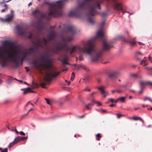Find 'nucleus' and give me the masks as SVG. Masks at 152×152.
<instances>
[{
    "label": "nucleus",
    "instance_id": "2f4dec72",
    "mask_svg": "<svg viewBox=\"0 0 152 152\" xmlns=\"http://www.w3.org/2000/svg\"><path fill=\"white\" fill-rule=\"evenodd\" d=\"M111 92L113 93L115 92H117L118 93H120L122 92V91L120 90H112Z\"/></svg>",
    "mask_w": 152,
    "mask_h": 152
},
{
    "label": "nucleus",
    "instance_id": "7c9ffc66",
    "mask_svg": "<svg viewBox=\"0 0 152 152\" xmlns=\"http://www.w3.org/2000/svg\"><path fill=\"white\" fill-rule=\"evenodd\" d=\"M15 144L14 142H13L10 143L9 145V148H11Z\"/></svg>",
    "mask_w": 152,
    "mask_h": 152
},
{
    "label": "nucleus",
    "instance_id": "f3484780",
    "mask_svg": "<svg viewBox=\"0 0 152 152\" xmlns=\"http://www.w3.org/2000/svg\"><path fill=\"white\" fill-rule=\"evenodd\" d=\"M129 118L130 119H132L135 121L140 120L141 121L142 123H144V121L140 117L137 116H134L133 117H129Z\"/></svg>",
    "mask_w": 152,
    "mask_h": 152
},
{
    "label": "nucleus",
    "instance_id": "ea45409f",
    "mask_svg": "<svg viewBox=\"0 0 152 152\" xmlns=\"http://www.w3.org/2000/svg\"><path fill=\"white\" fill-rule=\"evenodd\" d=\"M45 99L46 101V102L47 104H49V105H50V103L49 100L48 99H46V98H45Z\"/></svg>",
    "mask_w": 152,
    "mask_h": 152
},
{
    "label": "nucleus",
    "instance_id": "393cba45",
    "mask_svg": "<svg viewBox=\"0 0 152 152\" xmlns=\"http://www.w3.org/2000/svg\"><path fill=\"white\" fill-rule=\"evenodd\" d=\"M75 77V74L74 72H72V75H71V80L72 81H73Z\"/></svg>",
    "mask_w": 152,
    "mask_h": 152
},
{
    "label": "nucleus",
    "instance_id": "4468645a",
    "mask_svg": "<svg viewBox=\"0 0 152 152\" xmlns=\"http://www.w3.org/2000/svg\"><path fill=\"white\" fill-rule=\"evenodd\" d=\"M24 90V91L23 92V94L24 95L28 93L29 92L32 93H35L36 92L34 91L31 90V88L30 87H28L26 89H21V90Z\"/></svg>",
    "mask_w": 152,
    "mask_h": 152
},
{
    "label": "nucleus",
    "instance_id": "a878e982",
    "mask_svg": "<svg viewBox=\"0 0 152 152\" xmlns=\"http://www.w3.org/2000/svg\"><path fill=\"white\" fill-rule=\"evenodd\" d=\"M96 137H97L96 140H100V139L101 137V136L99 133H98L96 134Z\"/></svg>",
    "mask_w": 152,
    "mask_h": 152
},
{
    "label": "nucleus",
    "instance_id": "5fc2aeb1",
    "mask_svg": "<svg viewBox=\"0 0 152 152\" xmlns=\"http://www.w3.org/2000/svg\"><path fill=\"white\" fill-rule=\"evenodd\" d=\"M90 91V89H88L87 88H86L84 90V91Z\"/></svg>",
    "mask_w": 152,
    "mask_h": 152
},
{
    "label": "nucleus",
    "instance_id": "39448f33",
    "mask_svg": "<svg viewBox=\"0 0 152 152\" xmlns=\"http://www.w3.org/2000/svg\"><path fill=\"white\" fill-rule=\"evenodd\" d=\"M49 58L48 55L46 54L42 55L39 59V61L43 63L42 65L45 69L50 68L52 65V62Z\"/></svg>",
    "mask_w": 152,
    "mask_h": 152
},
{
    "label": "nucleus",
    "instance_id": "79ce46f5",
    "mask_svg": "<svg viewBox=\"0 0 152 152\" xmlns=\"http://www.w3.org/2000/svg\"><path fill=\"white\" fill-rule=\"evenodd\" d=\"M98 106H100L102 105V104L100 103L99 102H94Z\"/></svg>",
    "mask_w": 152,
    "mask_h": 152
},
{
    "label": "nucleus",
    "instance_id": "c756f323",
    "mask_svg": "<svg viewBox=\"0 0 152 152\" xmlns=\"http://www.w3.org/2000/svg\"><path fill=\"white\" fill-rule=\"evenodd\" d=\"M46 85V84L44 83H42L40 85L43 88H46L45 86Z\"/></svg>",
    "mask_w": 152,
    "mask_h": 152
},
{
    "label": "nucleus",
    "instance_id": "cd10ccee",
    "mask_svg": "<svg viewBox=\"0 0 152 152\" xmlns=\"http://www.w3.org/2000/svg\"><path fill=\"white\" fill-rule=\"evenodd\" d=\"M146 100H148L150 102L152 103V100L151 99L150 97H145L144 99V100L145 101Z\"/></svg>",
    "mask_w": 152,
    "mask_h": 152
},
{
    "label": "nucleus",
    "instance_id": "dca6fc26",
    "mask_svg": "<svg viewBox=\"0 0 152 152\" xmlns=\"http://www.w3.org/2000/svg\"><path fill=\"white\" fill-rule=\"evenodd\" d=\"M48 37H50L53 40L55 37V33L53 30H52L48 35Z\"/></svg>",
    "mask_w": 152,
    "mask_h": 152
},
{
    "label": "nucleus",
    "instance_id": "3c124183",
    "mask_svg": "<svg viewBox=\"0 0 152 152\" xmlns=\"http://www.w3.org/2000/svg\"><path fill=\"white\" fill-rule=\"evenodd\" d=\"M8 79L10 81H11L13 80V78L12 77L9 76V77Z\"/></svg>",
    "mask_w": 152,
    "mask_h": 152
},
{
    "label": "nucleus",
    "instance_id": "9d476101",
    "mask_svg": "<svg viewBox=\"0 0 152 152\" xmlns=\"http://www.w3.org/2000/svg\"><path fill=\"white\" fill-rule=\"evenodd\" d=\"M122 40L125 42L129 43L130 45L132 46H134L136 44V42L134 40H132L131 39L129 40H127L124 37H122Z\"/></svg>",
    "mask_w": 152,
    "mask_h": 152
},
{
    "label": "nucleus",
    "instance_id": "9b49d317",
    "mask_svg": "<svg viewBox=\"0 0 152 152\" xmlns=\"http://www.w3.org/2000/svg\"><path fill=\"white\" fill-rule=\"evenodd\" d=\"M98 89L101 91V95L103 96L104 98L106 97V96L108 95V93L107 91H104L102 87H98Z\"/></svg>",
    "mask_w": 152,
    "mask_h": 152
},
{
    "label": "nucleus",
    "instance_id": "7ed1b4c3",
    "mask_svg": "<svg viewBox=\"0 0 152 152\" xmlns=\"http://www.w3.org/2000/svg\"><path fill=\"white\" fill-rule=\"evenodd\" d=\"M9 43L11 46V48H13V50L11 48V51H10L9 49H8V52H11V54L8 55L6 57L4 56L2 50H0V62L1 63V66L3 67L6 66L7 60L10 59L15 64L17 67H18L20 66V62L22 64L24 60L27 58L23 54H21L20 57H18V53L15 51L18 50L19 49L20 47L18 45L15 44L12 42H9Z\"/></svg>",
    "mask_w": 152,
    "mask_h": 152
},
{
    "label": "nucleus",
    "instance_id": "f8f14e48",
    "mask_svg": "<svg viewBox=\"0 0 152 152\" xmlns=\"http://www.w3.org/2000/svg\"><path fill=\"white\" fill-rule=\"evenodd\" d=\"M117 74L116 72H113L110 73L108 76V78L110 79L113 80L117 78Z\"/></svg>",
    "mask_w": 152,
    "mask_h": 152
},
{
    "label": "nucleus",
    "instance_id": "423d86ee",
    "mask_svg": "<svg viewBox=\"0 0 152 152\" xmlns=\"http://www.w3.org/2000/svg\"><path fill=\"white\" fill-rule=\"evenodd\" d=\"M60 72H55L54 71L50 70L49 72H47L45 70V76L43 80L46 82L51 81L53 77H56L59 75Z\"/></svg>",
    "mask_w": 152,
    "mask_h": 152
},
{
    "label": "nucleus",
    "instance_id": "2eb2a0df",
    "mask_svg": "<svg viewBox=\"0 0 152 152\" xmlns=\"http://www.w3.org/2000/svg\"><path fill=\"white\" fill-rule=\"evenodd\" d=\"M61 62L64 64L69 65V64L68 63V58L67 57L64 58L63 60H60Z\"/></svg>",
    "mask_w": 152,
    "mask_h": 152
},
{
    "label": "nucleus",
    "instance_id": "bb28decb",
    "mask_svg": "<svg viewBox=\"0 0 152 152\" xmlns=\"http://www.w3.org/2000/svg\"><path fill=\"white\" fill-rule=\"evenodd\" d=\"M61 117V116L59 115H56L54 116H53L52 118L53 119H56V118H59Z\"/></svg>",
    "mask_w": 152,
    "mask_h": 152
},
{
    "label": "nucleus",
    "instance_id": "13d9d810",
    "mask_svg": "<svg viewBox=\"0 0 152 152\" xmlns=\"http://www.w3.org/2000/svg\"><path fill=\"white\" fill-rule=\"evenodd\" d=\"M97 81L98 83H100L101 81V80L100 78H98L97 79Z\"/></svg>",
    "mask_w": 152,
    "mask_h": 152
},
{
    "label": "nucleus",
    "instance_id": "6e6d98bb",
    "mask_svg": "<svg viewBox=\"0 0 152 152\" xmlns=\"http://www.w3.org/2000/svg\"><path fill=\"white\" fill-rule=\"evenodd\" d=\"M14 128L15 129V131L16 132L17 134H18L19 133V132L16 129V128Z\"/></svg>",
    "mask_w": 152,
    "mask_h": 152
},
{
    "label": "nucleus",
    "instance_id": "a18cd8bd",
    "mask_svg": "<svg viewBox=\"0 0 152 152\" xmlns=\"http://www.w3.org/2000/svg\"><path fill=\"white\" fill-rule=\"evenodd\" d=\"M148 63L146 61V60L144 59V66H145L148 65Z\"/></svg>",
    "mask_w": 152,
    "mask_h": 152
},
{
    "label": "nucleus",
    "instance_id": "603ef678",
    "mask_svg": "<svg viewBox=\"0 0 152 152\" xmlns=\"http://www.w3.org/2000/svg\"><path fill=\"white\" fill-rule=\"evenodd\" d=\"M80 67L84 69L85 70H86V69L87 68L84 65H81Z\"/></svg>",
    "mask_w": 152,
    "mask_h": 152
},
{
    "label": "nucleus",
    "instance_id": "37998d69",
    "mask_svg": "<svg viewBox=\"0 0 152 152\" xmlns=\"http://www.w3.org/2000/svg\"><path fill=\"white\" fill-rule=\"evenodd\" d=\"M8 148H6L5 149H4V150H2L1 151V152H7L8 150H7Z\"/></svg>",
    "mask_w": 152,
    "mask_h": 152
},
{
    "label": "nucleus",
    "instance_id": "58836bf2",
    "mask_svg": "<svg viewBox=\"0 0 152 152\" xmlns=\"http://www.w3.org/2000/svg\"><path fill=\"white\" fill-rule=\"evenodd\" d=\"M142 78V76L140 75V74H138V75L137 76V78H139L140 79H141Z\"/></svg>",
    "mask_w": 152,
    "mask_h": 152
},
{
    "label": "nucleus",
    "instance_id": "c85d7f7f",
    "mask_svg": "<svg viewBox=\"0 0 152 152\" xmlns=\"http://www.w3.org/2000/svg\"><path fill=\"white\" fill-rule=\"evenodd\" d=\"M27 136H28L27 135V136L20 137V140H26L27 138Z\"/></svg>",
    "mask_w": 152,
    "mask_h": 152
},
{
    "label": "nucleus",
    "instance_id": "69168bd1",
    "mask_svg": "<svg viewBox=\"0 0 152 152\" xmlns=\"http://www.w3.org/2000/svg\"><path fill=\"white\" fill-rule=\"evenodd\" d=\"M30 103L31 104L32 106H34V104H32V103H30V102H28V103H27V104L26 105V106H27V105H28V104L29 103Z\"/></svg>",
    "mask_w": 152,
    "mask_h": 152
},
{
    "label": "nucleus",
    "instance_id": "f03ea898",
    "mask_svg": "<svg viewBox=\"0 0 152 152\" xmlns=\"http://www.w3.org/2000/svg\"><path fill=\"white\" fill-rule=\"evenodd\" d=\"M102 3L103 0H83L78 4L75 10L69 12V16L79 17L82 11L87 10L86 16L88 21L93 24L95 22L94 15L99 13L96 10H101L100 5Z\"/></svg>",
    "mask_w": 152,
    "mask_h": 152
},
{
    "label": "nucleus",
    "instance_id": "338daca9",
    "mask_svg": "<svg viewBox=\"0 0 152 152\" xmlns=\"http://www.w3.org/2000/svg\"><path fill=\"white\" fill-rule=\"evenodd\" d=\"M15 127H12V129L11 130L12 131H15V129L14 128H15Z\"/></svg>",
    "mask_w": 152,
    "mask_h": 152
},
{
    "label": "nucleus",
    "instance_id": "a19ab883",
    "mask_svg": "<svg viewBox=\"0 0 152 152\" xmlns=\"http://www.w3.org/2000/svg\"><path fill=\"white\" fill-rule=\"evenodd\" d=\"M108 100L109 102H110L112 103H113L114 102V99L112 98H109L108 99Z\"/></svg>",
    "mask_w": 152,
    "mask_h": 152
},
{
    "label": "nucleus",
    "instance_id": "e2e57ef3",
    "mask_svg": "<svg viewBox=\"0 0 152 152\" xmlns=\"http://www.w3.org/2000/svg\"><path fill=\"white\" fill-rule=\"evenodd\" d=\"M115 105L114 104H111L109 106L110 107H113L115 106Z\"/></svg>",
    "mask_w": 152,
    "mask_h": 152
},
{
    "label": "nucleus",
    "instance_id": "f704fd0d",
    "mask_svg": "<svg viewBox=\"0 0 152 152\" xmlns=\"http://www.w3.org/2000/svg\"><path fill=\"white\" fill-rule=\"evenodd\" d=\"M33 35V34L30 32L28 36V38L29 39H31Z\"/></svg>",
    "mask_w": 152,
    "mask_h": 152
},
{
    "label": "nucleus",
    "instance_id": "aec40b11",
    "mask_svg": "<svg viewBox=\"0 0 152 152\" xmlns=\"http://www.w3.org/2000/svg\"><path fill=\"white\" fill-rule=\"evenodd\" d=\"M20 137L19 136H18V137H16L14 139V141H13L14 143L15 144L19 142L20 141Z\"/></svg>",
    "mask_w": 152,
    "mask_h": 152
},
{
    "label": "nucleus",
    "instance_id": "09e8293b",
    "mask_svg": "<svg viewBox=\"0 0 152 152\" xmlns=\"http://www.w3.org/2000/svg\"><path fill=\"white\" fill-rule=\"evenodd\" d=\"M47 42L48 43V42L49 41L53 40L50 37H48V38L47 39Z\"/></svg>",
    "mask_w": 152,
    "mask_h": 152
},
{
    "label": "nucleus",
    "instance_id": "c03bdc74",
    "mask_svg": "<svg viewBox=\"0 0 152 152\" xmlns=\"http://www.w3.org/2000/svg\"><path fill=\"white\" fill-rule=\"evenodd\" d=\"M79 60L80 61H82L83 60V58L82 56H79Z\"/></svg>",
    "mask_w": 152,
    "mask_h": 152
},
{
    "label": "nucleus",
    "instance_id": "e433bc0d",
    "mask_svg": "<svg viewBox=\"0 0 152 152\" xmlns=\"http://www.w3.org/2000/svg\"><path fill=\"white\" fill-rule=\"evenodd\" d=\"M116 115H117V118H120L121 116H123V115L120 114H116Z\"/></svg>",
    "mask_w": 152,
    "mask_h": 152
},
{
    "label": "nucleus",
    "instance_id": "412c9836",
    "mask_svg": "<svg viewBox=\"0 0 152 152\" xmlns=\"http://www.w3.org/2000/svg\"><path fill=\"white\" fill-rule=\"evenodd\" d=\"M40 13V11L39 10H35L33 11L32 12V14L33 15H35L36 14H39Z\"/></svg>",
    "mask_w": 152,
    "mask_h": 152
},
{
    "label": "nucleus",
    "instance_id": "49530a36",
    "mask_svg": "<svg viewBox=\"0 0 152 152\" xmlns=\"http://www.w3.org/2000/svg\"><path fill=\"white\" fill-rule=\"evenodd\" d=\"M85 106L86 107L88 110H90V108L89 107V106H88V105H87L86 104H85Z\"/></svg>",
    "mask_w": 152,
    "mask_h": 152
},
{
    "label": "nucleus",
    "instance_id": "680f3d73",
    "mask_svg": "<svg viewBox=\"0 0 152 152\" xmlns=\"http://www.w3.org/2000/svg\"><path fill=\"white\" fill-rule=\"evenodd\" d=\"M101 111L104 113H107V111L105 110H102Z\"/></svg>",
    "mask_w": 152,
    "mask_h": 152
},
{
    "label": "nucleus",
    "instance_id": "6e6552de",
    "mask_svg": "<svg viewBox=\"0 0 152 152\" xmlns=\"http://www.w3.org/2000/svg\"><path fill=\"white\" fill-rule=\"evenodd\" d=\"M48 44L47 40L45 38H43L42 39H37L35 45L37 46L43 47L44 46H46Z\"/></svg>",
    "mask_w": 152,
    "mask_h": 152
},
{
    "label": "nucleus",
    "instance_id": "5701e85b",
    "mask_svg": "<svg viewBox=\"0 0 152 152\" xmlns=\"http://www.w3.org/2000/svg\"><path fill=\"white\" fill-rule=\"evenodd\" d=\"M125 97H122L118 98V100H119V101H121V102H125Z\"/></svg>",
    "mask_w": 152,
    "mask_h": 152
},
{
    "label": "nucleus",
    "instance_id": "0e129e2a",
    "mask_svg": "<svg viewBox=\"0 0 152 152\" xmlns=\"http://www.w3.org/2000/svg\"><path fill=\"white\" fill-rule=\"evenodd\" d=\"M25 69H26V72H28L29 71V69H28V68L27 67H25Z\"/></svg>",
    "mask_w": 152,
    "mask_h": 152
},
{
    "label": "nucleus",
    "instance_id": "ddd939ff",
    "mask_svg": "<svg viewBox=\"0 0 152 152\" xmlns=\"http://www.w3.org/2000/svg\"><path fill=\"white\" fill-rule=\"evenodd\" d=\"M147 84H149L152 86V82L150 81L144 82L143 81H141L140 82V85L141 88L142 87L144 88V86Z\"/></svg>",
    "mask_w": 152,
    "mask_h": 152
},
{
    "label": "nucleus",
    "instance_id": "774afa93",
    "mask_svg": "<svg viewBox=\"0 0 152 152\" xmlns=\"http://www.w3.org/2000/svg\"><path fill=\"white\" fill-rule=\"evenodd\" d=\"M42 22V19H40L39 21H38V23H40Z\"/></svg>",
    "mask_w": 152,
    "mask_h": 152
},
{
    "label": "nucleus",
    "instance_id": "bf43d9fd",
    "mask_svg": "<svg viewBox=\"0 0 152 152\" xmlns=\"http://www.w3.org/2000/svg\"><path fill=\"white\" fill-rule=\"evenodd\" d=\"M14 11H13L11 10V16H13H13H14Z\"/></svg>",
    "mask_w": 152,
    "mask_h": 152
},
{
    "label": "nucleus",
    "instance_id": "a211bd4d",
    "mask_svg": "<svg viewBox=\"0 0 152 152\" xmlns=\"http://www.w3.org/2000/svg\"><path fill=\"white\" fill-rule=\"evenodd\" d=\"M12 18L13 16H11L8 17V18L4 19L3 21L5 22H10L12 21Z\"/></svg>",
    "mask_w": 152,
    "mask_h": 152
},
{
    "label": "nucleus",
    "instance_id": "f257e3e1",
    "mask_svg": "<svg viewBox=\"0 0 152 152\" xmlns=\"http://www.w3.org/2000/svg\"><path fill=\"white\" fill-rule=\"evenodd\" d=\"M104 35L103 33V30L101 28L97 31L96 36L92 39L87 41L86 46L82 48L78 46H73L71 50L70 54L71 55L76 51L77 49L79 50L80 52L89 55L94 52V54L92 57L91 60L92 61H97L101 58L102 52L99 50H95L94 42L96 40L100 39L102 41L103 45V50L104 51H109L111 48L112 43L104 39Z\"/></svg>",
    "mask_w": 152,
    "mask_h": 152
},
{
    "label": "nucleus",
    "instance_id": "72a5a7b5",
    "mask_svg": "<svg viewBox=\"0 0 152 152\" xmlns=\"http://www.w3.org/2000/svg\"><path fill=\"white\" fill-rule=\"evenodd\" d=\"M105 23V21H103L102 22L101 24V28H102L104 26Z\"/></svg>",
    "mask_w": 152,
    "mask_h": 152
},
{
    "label": "nucleus",
    "instance_id": "0eeeda50",
    "mask_svg": "<svg viewBox=\"0 0 152 152\" xmlns=\"http://www.w3.org/2000/svg\"><path fill=\"white\" fill-rule=\"evenodd\" d=\"M38 48L37 47H31L28 51H26L23 53V54L27 58L28 56H31L34 53L38 51Z\"/></svg>",
    "mask_w": 152,
    "mask_h": 152
},
{
    "label": "nucleus",
    "instance_id": "473e14b6",
    "mask_svg": "<svg viewBox=\"0 0 152 152\" xmlns=\"http://www.w3.org/2000/svg\"><path fill=\"white\" fill-rule=\"evenodd\" d=\"M107 14L105 12H102L101 13V16L102 17H104L107 15Z\"/></svg>",
    "mask_w": 152,
    "mask_h": 152
},
{
    "label": "nucleus",
    "instance_id": "de8ad7c7",
    "mask_svg": "<svg viewBox=\"0 0 152 152\" xmlns=\"http://www.w3.org/2000/svg\"><path fill=\"white\" fill-rule=\"evenodd\" d=\"M145 57L143 59V60H142L140 63V64L141 65H144V59L145 58Z\"/></svg>",
    "mask_w": 152,
    "mask_h": 152
},
{
    "label": "nucleus",
    "instance_id": "20e7f679",
    "mask_svg": "<svg viewBox=\"0 0 152 152\" xmlns=\"http://www.w3.org/2000/svg\"><path fill=\"white\" fill-rule=\"evenodd\" d=\"M69 34H71L70 35L68 34L65 38L62 37V44L56 45L55 46L54 49L53 50V53L58 54V53L62 50H65L68 53L69 50L68 48L67 42L72 41L74 39V35L76 33L75 28L73 26H69L67 28Z\"/></svg>",
    "mask_w": 152,
    "mask_h": 152
},
{
    "label": "nucleus",
    "instance_id": "4c0bfd02",
    "mask_svg": "<svg viewBox=\"0 0 152 152\" xmlns=\"http://www.w3.org/2000/svg\"><path fill=\"white\" fill-rule=\"evenodd\" d=\"M144 89V88H143L142 87L141 88V90L139 92V94H142L143 93Z\"/></svg>",
    "mask_w": 152,
    "mask_h": 152
},
{
    "label": "nucleus",
    "instance_id": "052dcab7",
    "mask_svg": "<svg viewBox=\"0 0 152 152\" xmlns=\"http://www.w3.org/2000/svg\"><path fill=\"white\" fill-rule=\"evenodd\" d=\"M85 115L84 114V115H83L81 116H78V118H83L84 117Z\"/></svg>",
    "mask_w": 152,
    "mask_h": 152
},
{
    "label": "nucleus",
    "instance_id": "1a4fd4ad",
    "mask_svg": "<svg viewBox=\"0 0 152 152\" xmlns=\"http://www.w3.org/2000/svg\"><path fill=\"white\" fill-rule=\"evenodd\" d=\"M15 28L18 31L20 35L26 36L27 35V31L26 29H23L22 27L19 25H17L15 26Z\"/></svg>",
    "mask_w": 152,
    "mask_h": 152
},
{
    "label": "nucleus",
    "instance_id": "864d4df0",
    "mask_svg": "<svg viewBox=\"0 0 152 152\" xmlns=\"http://www.w3.org/2000/svg\"><path fill=\"white\" fill-rule=\"evenodd\" d=\"M20 135H25V133L24 132H20Z\"/></svg>",
    "mask_w": 152,
    "mask_h": 152
},
{
    "label": "nucleus",
    "instance_id": "4d7b16f0",
    "mask_svg": "<svg viewBox=\"0 0 152 152\" xmlns=\"http://www.w3.org/2000/svg\"><path fill=\"white\" fill-rule=\"evenodd\" d=\"M148 59L150 61L152 62V58L151 57L149 56H148Z\"/></svg>",
    "mask_w": 152,
    "mask_h": 152
},
{
    "label": "nucleus",
    "instance_id": "b1692460",
    "mask_svg": "<svg viewBox=\"0 0 152 152\" xmlns=\"http://www.w3.org/2000/svg\"><path fill=\"white\" fill-rule=\"evenodd\" d=\"M39 14H40V18L41 19L46 17V15L45 14L42 13L40 12V13Z\"/></svg>",
    "mask_w": 152,
    "mask_h": 152
},
{
    "label": "nucleus",
    "instance_id": "c9c22d12",
    "mask_svg": "<svg viewBox=\"0 0 152 152\" xmlns=\"http://www.w3.org/2000/svg\"><path fill=\"white\" fill-rule=\"evenodd\" d=\"M42 28L43 27L42 26H38L37 27V28L38 30L39 31H40L42 30Z\"/></svg>",
    "mask_w": 152,
    "mask_h": 152
},
{
    "label": "nucleus",
    "instance_id": "6ab92c4d",
    "mask_svg": "<svg viewBox=\"0 0 152 152\" xmlns=\"http://www.w3.org/2000/svg\"><path fill=\"white\" fill-rule=\"evenodd\" d=\"M31 64L34 65L36 68H38L39 66L37 64V61L35 60H34L32 61L31 62Z\"/></svg>",
    "mask_w": 152,
    "mask_h": 152
},
{
    "label": "nucleus",
    "instance_id": "8fccbe9b",
    "mask_svg": "<svg viewBox=\"0 0 152 152\" xmlns=\"http://www.w3.org/2000/svg\"><path fill=\"white\" fill-rule=\"evenodd\" d=\"M66 64H62V67L64 69L66 68Z\"/></svg>",
    "mask_w": 152,
    "mask_h": 152
},
{
    "label": "nucleus",
    "instance_id": "4be33fe9",
    "mask_svg": "<svg viewBox=\"0 0 152 152\" xmlns=\"http://www.w3.org/2000/svg\"><path fill=\"white\" fill-rule=\"evenodd\" d=\"M138 73H131L130 74V76L135 78H137Z\"/></svg>",
    "mask_w": 152,
    "mask_h": 152
}]
</instances>
